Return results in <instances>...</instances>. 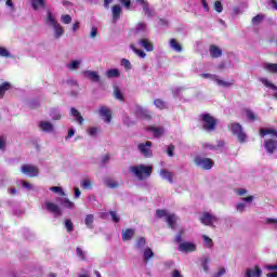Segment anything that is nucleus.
I'll list each match as a JSON object with an SVG mask.
<instances>
[{"mask_svg":"<svg viewBox=\"0 0 277 277\" xmlns=\"http://www.w3.org/2000/svg\"><path fill=\"white\" fill-rule=\"evenodd\" d=\"M129 172H131L137 181H146V179H150V174H153V167L146 164L132 166L129 168Z\"/></svg>","mask_w":277,"mask_h":277,"instance_id":"1","label":"nucleus"},{"mask_svg":"<svg viewBox=\"0 0 277 277\" xmlns=\"http://www.w3.org/2000/svg\"><path fill=\"white\" fill-rule=\"evenodd\" d=\"M45 25L51 27L55 40H60V38L64 36V27H62V24L57 22L55 15H53L51 11L47 12Z\"/></svg>","mask_w":277,"mask_h":277,"instance_id":"2","label":"nucleus"},{"mask_svg":"<svg viewBox=\"0 0 277 277\" xmlns=\"http://www.w3.org/2000/svg\"><path fill=\"white\" fill-rule=\"evenodd\" d=\"M199 120L201 122L203 131H207L208 133L215 131L217 120H215L213 116H211V114L205 113L199 115Z\"/></svg>","mask_w":277,"mask_h":277,"instance_id":"3","label":"nucleus"},{"mask_svg":"<svg viewBox=\"0 0 277 277\" xmlns=\"http://www.w3.org/2000/svg\"><path fill=\"white\" fill-rule=\"evenodd\" d=\"M156 215L157 217H166V222L172 230L176 228V222H179V216H176V214L169 213L167 210H157Z\"/></svg>","mask_w":277,"mask_h":277,"instance_id":"4","label":"nucleus"},{"mask_svg":"<svg viewBox=\"0 0 277 277\" xmlns=\"http://www.w3.org/2000/svg\"><path fill=\"white\" fill-rule=\"evenodd\" d=\"M229 127L233 135L237 137L238 142H240V144H246V140H248V135L243 131V127L241 126V123L233 122L229 124Z\"/></svg>","mask_w":277,"mask_h":277,"instance_id":"5","label":"nucleus"},{"mask_svg":"<svg viewBox=\"0 0 277 277\" xmlns=\"http://www.w3.org/2000/svg\"><path fill=\"white\" fill-rule=\"evenodd\" d=\"M43 211H48L49 213H53L54 217H62L63 211L62 208L53 202V201H45L42 203Z\"/></svg>","mask_w":277,"mask_h":277,"instance_id":"6","label":"nucleus"},{"mask_svg":"<svg viewBox=\"0 0 277 277\" xmlns=\"http://www.w3.org/2000/svg\"><path fill=\"white\" fill-rule=\"evenodd\" d=\"M200 77H202V79H210V81H214L219 88H230V85H233V82L224 81L215 74H201Z\"/></svg>","mask_w":277,"mask_h":277,"instance_id":"7","label":"nucleus"},{"mask_svg":"<svg viewBox=\"0 0 277 277\" xmlns=\"http://www.w3.org/2000/svg\"><path fill=\"white\" fill-rule=\"evenodd\" d=\"M194 161L197 168H201V170H211V168H213V161L211 160V158L196 156Z\"/></svg>","mask_w":277,"mask_h":277,"instance_id":"8","label":"nucleus"},{"mask_svg":"<svg viewBox=\"0 0 277 277\" xmlns=\"http://www.w3.org/2000/svg\"><path fill=\"white\" fill-rule=\"evenodd\" d=\"M138 151L141 153L142 156L145 158H150L153 157V142L146 141L145 143H140L137 145Z\"/></svg>","mask_w":277,"mask_h":277,"instance_id":"9","label":"nucleus"},{"mask_svg":"<svg viewBox=\"0 0 277 277\" xmlns=\"http://www.w3.org/2000/svg\"><path fill=\"white\" fill-rule=\"evenodd\" d=\"M98 116L106 124L111 122V109L107 106H101L97 110Z\"/></svg>","mask_w":277,"mask_h":277,"instance_id":"10","label":"nucleus"},{"mask_svg":"<svg viewBox=\"0 0 277 277\" xmlns=\"http://www.w3.org/2000/svg\"><path fill=\"white\" fill-rule=\"evenodd\" d=\"M21 173L25 174L26 176H30L34 179L35 176H38L39 171L38 168L31 164H24L21 168Z\"/></svg>","mask_w":277,"mask_h":277,"instance_id":"11","label":"nucleus"},{"mask_svg":"<svg viewBox=\"0 0 277 277\" xmlns=\"http://www.w3.org/2000/svg\"><path fill=\"white\" fill-rule=\"evenodd\" d=\"M177 250L179 252H184L185 254H187L189 252H196L197 247L194 242L184 241L179 245Z\"/></svg>","mask_w":277,"mask_h":277,"instance_id":"12","label":"nucleus"},{"mask_svg":"<svg viewBox=\"0 0 277 277\" xmlns=\"http://www.w3.org/2000/svg\"><path fill=\"white\" fill-rule=\"evenodd\" d=\"M199 220L201 224H205V226H213V223L217 222V216L209 212H203Z\"/></svg>","mask_w":277,"mask_h":277,"instance_id":"13","label":"nucleus"},{"mask_svg":"<svg viewBox=\"0 0 277 277\" xmlns=\"http://www.w3.org/2000/svg\"><path fill=\"white\" fill-rule=\"evenodd\" d=\"M56 202L60 203L63 209H68L69 211L76 209L75 202L70 201V199H68L66 196L57 197Z\"/></svg>","mask_w":277,"mask_h":277,"instance_id":"14","label":"nucleus"},{"mask_svg":"<svg viewBox=\"0 0 277 277\" xmlns=\"http://www.w3.org/2000/svg\"><path fill=\"white\" fill-rule=\"evenodd\" d=\"M137 43L141 49H144L148 53H153V51H155V45L153 44V41H150V39L148 38H141L138 39Z\"/></svg>","mask_w":277,"mask_h":277,"instance_id":"15","label":"nucleus"},{"mask_svg":"<svg viewBox=\"0 0 277 277\" xmlns=\"http://www.w3.org/2000/svg\"><path fill=\"white\" fill-rule=\"evenodd\" d=\"M264 148L268 155H274V153L277 150V141L274 138L264 141Z\"/></svg>","mask_w":277,"mask_h":277,"instance_id":"16","label":"nucleus"},{"mask_svg":"<svg viewBox=\"0 0 277 277\" xmlns=\"http://www.w3.org/2000/svg\"><path fill=\"white\" fill-rule=\"evenodd\" d=\"M148 133H151L154 137H161L166 133V128L157 127V126H149L147 127Z\"/></svg>","mask_w":277,"mask_h":277,"instance_id":"17","label":"nucleus"},{"mask_svg":"<svg viewBox=\"0 0 277 277\" xmlns=\"http://www.w3.org/2000/svg\"><path fill=\"white\" fill-rule=\"evenodd\" d=\"M38 127L43 133H53L55 131V126L51 121H39Z\"/></svg>","mask_w":277,"mask_h":277,"instance_id":"18","label":"nucleus"},{"mask_svg":"<svg viewBox=\"0 0 277 277\" xmlns=\"http://www.w3.org/2000/svg\"><path fill=\"white\" fill-rule=\"evenodd\" d=\"M82 75L85 79L93 81V83H98V81H101V76L97 74V71L84 70L82 71Z\"/></svg>","mask_w":277,"mask_h":277,"instance_id":"19","label":"nucleus"},{"mask_svg":"<svg viewBox=\"0 0 277 277\" xmlns=\"http://www.w3.org/2000/svg\"><path fill=\"white\" fill-rule=\"evenodd\" d=\"M261 83L265 85V88H268L269 90H273V96L277 100V87L276 84L272 83V81L267 80V78H261Z\"/></svg>","mask_w":277,"mask_h":277,"instance_id":"20","label":"nucleus"},{"mask_svg":"<svg viewBox=\"0 0 277 277\" xmlns=\"http://www.w3.org/2000/svg\"><path fill=\"white\" fill-rule=\"evenodd\" d=\"M134 114L136 118H150L148 110H146L145 108H142V106H135Z\"/></svg>","mask_w":277,"mask_h":277,"instance_id":"21","label":"nucleus"},{"mask_svg":"<svg viewBox=\"0 0 277 277\" xmlns=\"http://www.w3.org/2000/svg\"><path fill=\"white\" fill-rule=\"evenodd\" d=\"M210 56L214 60H217V57H222V49H220L217 45L212 44L209 49Z\"/></svg>","mask_w":277,"mask_h":277,"instance_id":"22","label":"nucleus"},{"mask_svg":"<svg viewBox=\"0 0 277 277\" xmlns=\"http://www.w3.org/2000/svg\"><path fill=\"white\" fill-rule=\"evenodd\" d=\"M159 175L161 176V179H163V181H168V183H174V181L172 180L174 174L168 169L160 170Z\"/></svg>","mask_w":277,"mask_h":277,"instance_id":"23","label":"nucleus"},{"mask_svg":"<svg viewBox=\"0 0 277 277\" xmlns=\"http://www.w3.org/2000/svg\"><path fill=\"white\" fill-rule=\"evenodd\" d=\"M113 12V23H118V18H120V14H122V6L119 4H115L111 9Z\"/></svg>","mask_w":277,"mask_h":277,"instance_id":"24","label":"nucleus"},{"mask_svg":"<svg viewBox=\"0 0 277 277\" xmlns=\"http://www.w3.org/2000/svg\"><path fill=\"white\" fill-rule=\"evenodd\" d=\"M261 274H263V271L259 266H255L254 269L247 268L245 277H261Z\"/></svg>","mask_w":277,"mask_h":277,"instance_id":"25","label":"nucleus"},{"mask_svg":"<svg viewBox=\"0 0 277 277\" xmlns=\"http://www.w3.org/2000/svg\"><path fill=\"white\" fill-rule=\"evenodd\" d=\"M70 114L72 117H75V120H76V122H78V124H83V122H84L83 116H81V113H79V110H77V108L71 107Z\"/></svg>","mask_w":277,"mask_h":277,"instance_id":"26","label":"nucleus"},{"mask_svg":"<svg viewBox=\"0 0 277 277\" xmlns=\"http://www.w3.org/2000/svg\"><path fill=\"white\" fill-rule=\"evenodd\" d=\"M169 45L171 47L172 51H175V53H183V45H181L176 39H171L169 41Z\"/></svg>","mask_w":277,"mask_h":277,"instance_id":"27","label":"nucleus"},{"mask_svg":"<svg viewBox=\"0 0 277 277\" xmlns=\"http://www.w3.org/2000/svg\"><path fill=\"white\" fill-rule=\"evenodd\" d=\"M263 68L267 72H272L273 75H277V63H264Z\"/></svg>","mask_w":277,"mask_h":277,"instance_id":"28","label":"nucleus"},{"mask_svg":"<svg viewBox=\"0 0 277 277\" xmlns=\"http://www.w3.org/2000/svg\"><path fill=\"white\" fill-rule=\"evenodd\" d=\"M106 77L108 79H118L120 77V69L118 68H111L106 71Z\"/></svg>","mask_w":277,"mask_h":277,"instance_id":"29","label":"nucleus"},{"mask_svg":"<svg viewBox=\"0 0 277 277\" xmlns=\"http://www.w3.org/2000/svg\"><path fill=\"white\" fill-rule=\"evenodd\" d=\"M31 8L38 11L40 8H47V2L44 0H31Z\"/></svg>","mask_w":277,"mask_h":277,"instance_id":"30","label":"nucleus"},{"mask_svg":"<svg viewBox=\"0 0 277 277\" xmlns=\"http://www.w3.org/2000/svg\"><path fill=\"white\" fill-rule=\"evenodd\" d=\"M80 66H81V61H79V60H74V61L67 63V65H66L68 70H79Z\"/></svg>","mask_w":277,"mask_h":277,"instance_id":"31","label":"nucleus"},{"mask_svg":"<svg viewBox=\"0 0 277 277\" xmlns=\"http://www.w3.org/2000/svg\"><path fill=\"white\" fill-rule=\"evenodd\" d=\"M153 256H155V253L153 252V249L146 248L143 251V259H144L145 263H148L150 261V259H153Z\"/></svg>","mask_w":277,"mask_h":277,"instance_id":"32","label":"nucleus"},{"mask_svg":"<svg viewBox=\"0 0 277 277\" xmlns=\"http://www.w3.org/2000/svg\"><path fill=\"white\" fill-rule=\"evenodd\" d=\"M84 224L87 228H94V214H87L84 216Z\"/></svg>","mask_w":277,"mask_h":277,"instance_id":"33","label":"nucleus"},{"mask_svg":"<svg viewBox=\"0 0 277 277\" xmlns=\"http://www.w3.org/2000/svg\"><path fill=\"white\" fill-rule=\"evenodd\" d=\"M133 235H135V230L126 229L124 232H122L121 237L123 241H130V239H133Z\"/></svg>","mask_w":277,"mask_h":277,"instance_id":"34","label":"nucleus"},{"mask_svg":"<svg viewBox=\"0 0 277 277\" xmlns=\"http://www.w3.org/2000/svg\"><path fill=\"white\" fill-rule=\"evenodd\" d=\"M142 8H143V12H144L145 16H147V18H153V16H155V11L153 9H150V4L148 2L145 5H143Z\"/></svg>","mask_w":277,"mask_h":277,"instance_id":"35","label":"nucleus"},{"mask_svg":"<svg viewBox=\"0 0 277 277\" xmlns=\"http://www.w3.org/2000/svg\"><path fill=\"white\" fill-rule=\"evenodd\" d=\"M12 89V84L10 82H3L0 85V98H3V96H5V92H8V90Z\"/></svg>","mask_w":277,"mask_h":277,"instance_id":"36","label":"nucleus"},{"mask_svg":"<svg viewBox=\"0 0 277 277\" xmlns=\"http://www.w3.org/2000/svg\"><path fill=\"white\" fill-rule=\"evenodd\" d=\"M201 239H203V248H208L209 250L213 248V239H211L209 236L202 235Z\"/></svg>","mask_w":277,"mask_h":277,"instance_id":"37","label":"nucleus"},{"mask_svg":"<svg viewBox=\"0 0 277 277\" xmlns=\"http://www.w3.org/2000/svg\"><path fill=\"white\" fill-rule=\"evenodd\" d=\"M135 34L140 35V34H146V23L141 22L137 23L134 29Z\"/></svg>","mask_w":277,"mask_h":277,"instance_id":"38","label":"nucleus"},{"mask_svg":"<svg viewBox=\"0 0 277 277\" xmlns=\"http://www.w3.org/2000/svg\"><path fill=\"white\" fill-rule=\"evenodd\" d=\"M120 66L124 67V70H127V71L132 70V68H133L131 61H129L127 58H122L120 61Z\"/></svg>","mask_w":277,"mask_h":277,"instance_id":"39","label":"nucleus"},{"mask_svg":"<svg viewBox=\"0 0 277 277\" xmlns=\"http://www.w3.org/2000/svg\"><path fill=\"white\" fill-rule=\"evenodd\" d=\"M130 49L142 60H144V57H146V52H144L143 50L137 49L135 45L131 44Z\"/></svg>","mask_w":277,"mask_h":277,"instance_id":"40","label":"nucleus"},{"mask_svg":"<svg viewBox=\"0 0 277 277\" xmlns=\"http://www.w3.org/2000/svg\"><path fill=\"white\" fill-rule=\"evenodd\" d=\"M19 185H22V187L24 189H26L27 192H31L34 190V185L25 180H19L18 181Z\"/></svg>","mask_w":277,"mask_h":277,"instance_id":"41","label":"nucleus"},{"mask_svg":"<svg viewBox=\"0 0 277 277\" xmlns=\"http://www.w3.org/2000/svg\"><path fill=\"white\" fill-rule=\"evenodd\" d=\"M246 117L248 120H250V122H254V120H259V117L255 116L254 111L247 109L246 110Z\"/></svg>","mask_w":277,"mask_h":277,"instance_id":"42","label":"nucleus"},{"mask_svg":"<svg viewBox=\"0 0 277 277\" xmlns=\"http://www.w3.org/2000/svg\"><path fill=\"white\" fill-rule=\"evenodd\" d=\"M50 192H53L54 194H58V196H67L66 193L64 192V188L60 186L50 187Z\"/></svg>","mask_w":277,"mask_h":277,"instance_id":"43","label":"nucleus"},{"mask_svg":"<svg viewBox=\"0 0 277 277\" xmlns=\"http://www.w3.org/2000/svg\"><path fill=\"white\" fill-rule=\"evenodd\" d=\"M50 116L52 118V120H62V114L60 113V110L53 108L50 113Z\"/></svg>","mask_w":277,"mask_h":277,"instance_id":"44","label":"nucleus"},{"mask_svg":"<svg viewBox=\"0 0 277 277\" xmlns=\"http://www.w3.org/2000/svg\"><path fill=\"white\" fill-rule=\"evenodd\" d=\"M263 18H265V15L263 14H258L256 16H254L252 18V24L253 25H261V23H263Z\"/></svg>","mask_w":277,"mask_h":277,"instance_id":"45","label":"nucleus"},{"mask_svg":"<svg viewBox=\"0 0 277 277\" xmlns=\"http://www.w3.org/2000/svg\"><path fill=\"white\" fill-rule=\"evenodd\" d=\"M65 228L67 229V233H72V230H75V225L70 219L65 220Z\"/></svg>","mask_w":277,"mask_h":277,"instance_id":"46","label":"nucleus"},{"mask_svg":"<svg viewBox=\"0 0 277 277\" xmlns=\"http://www.w3.org/2000/svg\"><path fill=\"white\" fill-rule=\"evenodd\" d=\"M144 246H146V239L144 237L138 238L136 241L135 248L137 250H143Z\"/></svg>","mask_w":277,"mask_h":277,"instance_id":"47","label":"nucleus"},{"mask_svg":"<svg viewBox=\"0 0 277 277\" xmlns=\"http://www.w3.org/2000/svg\"><path fill=\"white\" fill-rule=\"evenodd\" d=\"M154 105L158 109H166V107H167L166 102H163L162 100H159V98L154 101Z\"/></svg>","mask_w":277,"mask_h":277,"instance_id":"48","label":"nucleus"},{"mask_svg":"<svg viewBox=\"0 0 277 277\" xmlns=\"http://www.w3.org/2000/svg\"><path fill=\"white\" fill-rule=\"evenodd\" d=\"M214 10L215 12H217L219 14H222V12L224 11V6L222 5V2L220 0H216L214 2Z\"/></svg>","mask_w":277,"mask_h":277,"instance_id":"49","label":"nucleus"},{"mask_svg":"<svg viewBox=\"0 0 277 277\" xmlns=\"http://www.w3.org/2000/svg\"><path fill=\"white\" fill-rule=\"evenodd\" d=\"M0 57H12V54L4 47H0Z\"/></svg>","mask_w":277,"mask_h":277,"instance_id":"50","label":"nucleus"},{"mask_svg":"<svg viewBox=\"0 0 277 277\" xmlns=\"http://www.w3.org/2000/svg\"><path fill=\"white\" fill-rule=\"evenodd\" d=\"M114 95L118 101H124V96L122 95V91H120V89L115 88Z\"/></svg>","mask_w":277,"mask_h":277,"instance_id":"51","label":"nucleus"},{"mask_svg":"<svg viewBox=\"0 0 277 277\" xmlns=\"http://www.w3.org/2000/svg\"><path fill=\"white\" fill-rule=\"evenodd\" d=\"M61 21L64 25H70V23H72V17L70 15H62Z\"/></svg>","mask_w":277,"mask_h":277,"instance_id":"52","label":"nucleus"},{"mask_svg":"<svg viewBox=\"0 0 277 277\" xmlns=\"http://www.w3.org/2000/svg\"><path fill=\"white\" fill-rule=\"evenodd\" d=\"M96 36H98V28L96 26H93L89 34V38H91V40H94V38H96Z\"/></svg>","mask_w":277,"mask_h":277,"instance_id":"53","label":"nucleus"},{"mask_svg":"<svg viewBox=\"0 0 277 277\" xmlns=\"http://www.w3.org/2000/svg\"><path fill=\"white\" fill-rule=\"evenodd\" d=\"M203 150H217V146L211 144V143H205L202 145Z\"/></svg>","mask_w":277,"mask_h":277,"instance_id":"54","label":"nucleus"},{"mask_svg":"<svg viewBox=\"0 0 277 277\" xmlns=\"http://www.w3.org/2000/svg\"><path fill=\"white\" fill-rule=\"evenodd\" d=\"M110 217L111 220L118 224V222H120V215H118V213H116V211H109Z\"/></svg>","mask_w":277,"mask_h":277,"instance_id":"55","label":"nucleus"},{"mask_svg":"<svg viewBox=\"0 0 277 277\" xmlns=\"http://www.w3.org/2000/svg\"><path fill=\"white\" fill-rule=\"evenodd\" d=\"M81 187L84 189H92V182L90 180H83L81 182Z\"/></svg>","mask_w":277,"mask_h":277,"instance_id":"56","label":"nucleus"},{"mask_svg":"<svg viewBox=\"0 0 277 277\" xmlns=\"http://www.w3.org/2000/svg\"><path fill=\"white\" fill-rule=\"evenodd\" d=\"M246 207H247L246 203L240 202L236 205V210L238 211V213H243L246 211Z\"/></svg>","mask_w":277,"mask_h":277,"instance_id":"57","label":"nucleus"},{"mask_svg":"<svg viewBox=\"0 0 277 277\" xmlns=\"http://www.w3.org/2000/svg\"><path fill=\"white\" fill-rule=\"evenodd\" d=\"M76 254L77 256H79V259H81L82 261H85V253L83 252V250L81 248H77L76 249Z\"/></svg>","mask_w":277,"mask_h":277,"instance_id":"58","label":"nucleus"},{"mask_svg":"<svg viewBox=\"0 0 277 277\" xmlns=\"http://www.w3.org/2000/svg\"><path fill=\"white\" fill-rule=\"evenodd\" d=\"M266 224H269L271 226H274V228H277V219L268 217L266 219Z\"/></svg>","mask_w":277,"mask_h":277,"instance_id":"59","label":"nucleus"},{"mask_svg":"<svg viewBox=\"0 0 277 277\" xmlns=\"http://www.w3.org/2000/svg\"><path fill=\"white\" fill-rule=\"evenodd\" d=\"M106 185L107 187H110V189H116V187H118V183L111 180L106 181Z\"/></svg>","mask_w":277,"mask_h":277,"instance_id":"60","label":"nucleus"},{"mask_svg":"<svg viewBox=\"0 0 277 277\" xmlns=\"http://www.w3.org/2000/svg\"><path fill=\"white\" fill-rule=\"evenodd\" d=\"M167 155H168L169 157H174V145H169V146L167 147Z\"/></svg>","mask_w":277,"mask_h":277,"instance_id":"61","label":"nucleus"},{"mask_svg":"<svg viewBox=\"0 0 277 277\" xmlns=\"http://www.w3.org/2000/svg\"><path fill=\"white\" fill-rule=\"evenodd\" d=\"M6 141L4 136H0V150H5Z\"/></svg>","mask_w":277,"mask_h":277,"instance_id":"62","label":"nucleus"},{"mask_svg":"<svg viewBox=\"0 0 277 277\" xmlns=\"http://www.w3.org/2000/svg\"><path fill=\"white\" fill-rule=\"evenodd\" d=\"M224 274H226V268H220V271L213 274L212 277H221V276H224Z\"/></svg>","mask_w":277,"mask_h":277,"instance_id":"63","label":"nucleus"},{"mask_svg":"<svg viewBox=\"0 0 277 277\" xmlns=\"http://www.w3.org/2000/svg\"><path fill=\"white\" fill-rule=\"evenodd\" d=\"M171 277H183V275L181 274V271L179 269H173L171 272Z\"/></svg>","mask_w":277,"mask_h":277,"instance_id":"64","label":"nucleus"}]
</instances>
